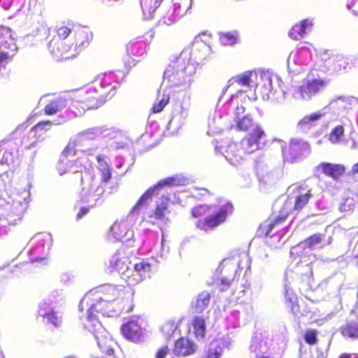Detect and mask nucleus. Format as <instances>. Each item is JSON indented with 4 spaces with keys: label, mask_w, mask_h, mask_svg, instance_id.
Instances as JSON below:
<instances>
[{
    "label": "nucleus",
    "mask_w": 358,
    "mask_h": 358,
    "mask_svg": "<svg viewBox=\"0 0 358 358\" xmlns=\"http://www.w3.org/2000/svg\"><path fill=\"white\" fill-rule=\"evenodd\" d=\"M289 216V212L287 210H282L280 213L275 216L271 222L263 229L262 233L266 236H269L272 230L279 228L281 227L285 222L287 220Z\"/></svg>",
    "instance_id": "aec40b11"
},
{
    "label": "nucleus",
    "mask_w": 358,
    "mask_h": 358,
    "mask_svg": "<svg viewBox=\"0 0 358 358\" xmlns=\"http://www.w3.org/2000/svg\"><path fill=\"white\" fill-rule=\"evenodd\" d=\"M252 343L250 345V348L251 350L255 352V351H256V350L257 348V345H259V343L258 337L257 336H253L252 338Z\"/></svg>",
    "instance_id": "37998d69"
},
{
    "label": "nucleus",
    "mask_w": 358,
    "mask_h": 358,
    "mask_svg": "<svg viewBox=\"0 0 358 358\" xmlns=\"http://www.w3.org/2000/svg\"><path fill=\"white\" fill-rule=\"evenodd\" d=\"M83 177L81 176V178H80L81 183H83Z\"/></svg>",
    "instance_id": "8fccbe9b"
},
{
    "label": "nucleus",
    "mask_w": 358,
    "mask_h": 358,
    "mask_svg": "<svg viewBox=\"0 0 358 358\" xmlns=\"http://www.w3.org/2000/svg\"><path fill=\"white\" fill-rule=\"evenodd\" d=\"M89 211H90V208H88V207L81 208L76 215V219L78 220L81 219L83 217L89 213Z\"/></svg>",
    "instance_id": "a19ab883"
},
{
    "label": "nucleus",
    "mask_w": 358,
    "mask_h": 358,
    "mask_svg": "<svg viewBox=\"0 0 358 358\" xmlns=\"http://www.w3.org/2000/svg\"><path fill=\"white\" fill-rule=\"evenodd\" d=\"M188 0L181 3V0H173V7L168 9L159 22L166 25H171L178 22L187 13L189 6Z\"/></svg>",
    "instance_id": "39448f33"
},
{
    "label": "nucleus",
    "mask_w": 358,
    "mask_h": 358,
    "mask_svg": "<svg viewBox=\"0 0 358 358\" xmlns=\"http://www.w3.org/2000/svg\"><path fill=\"white\" fill-rule=\"evenodd\" d=\"M320 167L323 173L333 179H338L345 172V169L344 166L337 164H331L323 162L320 164Z\"/></svg>",
    "instance_id": "a211bd4d"
},
{
    "label": "nucleus",
    "mask_w": 358,
    "mask_h": 358,
    "mask_svg": "<svg viewBox=\"0 0 358 358\" xmlns=\"http://www.w3.org/2000/svg\"><path fill=\"white\" fill-rule=\"evenodd\" d=\"M210 299V294L203 292L199 294L194 305H192L193 312L199 314L202 313L208 306Z\"/></svg>",
    "instance_id": "4be33fe9"
},
{
    "label": "nucleus",
    "mask_w": 358,
    "mask_h": 358,
    "mask_svg": "<svg viewBox=\"0 0 358 358\" xmlns=\"http://www.w3.org/2000/svg\"><path fill=\"white\" fill-rule=\"evenodd\" d=\"M181 179L178 176L168 177L162 180H160L157 185L147 189L137 201L135 208H139L145 204L148 200L151 199L155 194V191L164 186H173L180 185Z\"/></svg>",
    "instance_id": "9d476101"
},
{
    "label": "nucleus",
    "mask_w": 358,
    "mask_h": 358,
    "mask_svg": "<svg viewBox=\"0 0 358 358\" xmlns=\"http://www.w3.org/2000/svg\"><path fill=\"white\" fill-rule=\"evenodd\" d=\"M96 159L98 163L99 164V165L101 167H103L104 166V162H106V161H105V156L99 155L96 156Z\"/></svg>",
    "instance_id": "a18cd8bd"
},
{
    "label": "nucleus",
    "mask_w": 358,
    "mask_h": 358,
    "mask_svg": "<svg viewBox=\"0 0 358 358\" xmlns=\"http://www.w3.org/2000/svg\"><path fill=\"white\" fill-rule=\"evenodd\" d=\"M208 317H198L196 316L192 322V326L194 329V334L196 338H203L206 334V320L208 319Z\"/></svg>",
    "instance_id": "412c9836"
},
{
    "label": "nucleus",
    "mask_w": 358,
    "mask_h": 358,
    "mask_svg": "<svg viewBox=\"0 0 358 358\" xmlns=\"http://www.w3.org/2000/svg\"><path fill=\"white\" fill-rule=\"evenodd\" d=\"M151 223L155 224V221H151Z\"/></svg>",
    "instance_id": "3c124183"
},
{
    "label": "nucleus",
    "mask_w": 358,
    "mask_h": 358,
    "mask_svg": "<svg viewBox=\"0 0 358 358\" xmlns=\"http://www.w3.org/2000/svg\"><path fill=\"white\" fill-rule=\"evenodd\" d=\"M222 352V348L220 346L215 348H209L205 352L202 358H221Z\"/></svg>",
    "instance_id": "473e14b6"
},
{
    "label": "nucleus",
    "mask_w": 358,
    "mask_h": 358,
    "mask_svg": "<svg viewBox=\"0 0 358 358\" xmlns=\"http://www.w3.org/2000/svg\"><path fill=\"white\" fill-rule=\"evenodd\" d=\"M169 94H164L159 101H157L153 104L151 108V113H158L162 112L165 106L169 103Z\"/></svg>",
    "instance_id": "bb28decb"
},
{
    "label": "nucleus",
    "mask_w": 358,
    "mask_h": 358,
    "mask_svg": "<svg viewBox=\"0 0 358 358\" xmlns=\"http://www.w3.org/2000/svg\"><path fill=\"white\" fill-rule=\"evenodd\" d=\"M322 239V236L320 234H316L308 237L303 243L305 246H313L315 245L320 244Z\"/></svg>",
    "instance_id": "72a5a7b5"
},
{
    "label": "nucleus",
    "mask_w": 358,
    "mask_h": 358,
    "mask_svg": "<svg viewBox=\"0 0 358 358\" xmlns=\"http://www.w3.org/2000/svg\"><path fill=\"white\" fill-rule=\"evenodd\" d=\"M110 233L114 238L121 241L129 239V238H126L128 234L133 236L132 231L129 229V225L124 220L114 222L110 227Z\"/></svg>",
    "instance_id": "2eb2a0df"
},
{
    "label": "nucleus",
    "mask_w": 358,
    "mask_h": 358,
    "mask_svg": "<svg viewBox=\"0 0 358 358\" xmlns=\"http://www.w3.org/2000/svg\"><path fill=\"white\" fill-rule=\"evenodd\" d=\"M352 172L353 173H358V162L353 165Z\"/></svg>",
    "instance_id": "49530a36"
},
{
    "label": "nucleus",
    "mask_w": 358,
    "mask_h": 358,
    "mask_svg": "<svg viewBox=\"0 0 358 358\" xmlns=\"http://www.w3.org/2000/svg\"><path fill=\"white\" fill-rule=\"evenodd\" d=\"M317 331L315 329H308L305 331L303 339L307 344L314 345L317 343Z\"/></svg>",
    "instance_id": "c85d7f7f"
},
{
    "label": "nucleus",
    "mask_w": 358,
    "mask_h": 358,
    "mask_svg": "<svg viewBox=\"0 0 358 358\" xmlns=\"http://www.w3.org/2000/svg\"><path fill=\"white\" fill-rule=\"evenodd\" d=\"M236 119V124L235 129L238 131L246 132L248 131L253 125L254 120L250 115H244L241 117L237 115Z\"/></svg>",
    "instance_id": "5701e85b"
},
{
    "label": "nucleus",
    "mask_w": 358,
    "mask_h": 358,
    "mask_svg": "<svg viewBox=\"0 0 358 358\" xmlns=\"http://www.w3.org/2000/svg\"><path fill=\"white\" fill-rule=\"evenodd\" d=\"M235 152V147H230L229 150L227 151V158L228 161L230 162V163H231L232 164H238L243 159L242 156L236 155Z\"/></svg>",
    "instance_id": "7c9ffc66"
},
{
    "label": "nucleus",
    "mask_w": 358,
    "mask_h": 358,
    "mask_svg": "<svg viewBox=\"0 0 358 358\" xmlns=\"http://www.w3.org/2000/svg\"><path fill=\"white\" fill-rule=\"evenodd\" d=\"M169 201L170 199L168 196H162L160 202L156 203L154 210L150 215V217L154 219L156 222H166L169 221L167 215L170 213L169 210Z\"/></svg>",
    "instance_id": "ddd939ff"
},
{
    "label": "nucleus",
    "mask_w": 358,
    "mask_h": 358,
    "mask_svg": "<svg viewBox=\"0 0 358 358\" xmlns=\"http://www.w3.org/2000/svg\"><path fill=\"white\" fill-rule=\"evenodd\" d=\"M232 208L231 205L224 206L217 211L208 215L207 217L200 218L207 213L210 207L208 206L199 205L192 208V215L193 217L199 218L196 222V227L201 230L207 231L213 229L223 224L226 221L227 215L231 213Z\"/></svg>",
    "instance_id": "f03ea898"
},
{
    "label": "nucleus",
    "mask_w": 358,
    "mask_h": 358,
    "mask_svg": "<svg viewBox=\"0 0 358 358\" xmlns=\"http://www.w3.org/2000/svg\"><path fill=\"white\" fill-rule=\"evenodd\" d=\"M304 268H305V272H303V273H299L300 276L301 277H304V276L310 277V276H312L313 272H312L311 267L308 264H307V265H306L304 266Z\"/></svg>",
    "instance_id": "79ce46f5"
},
{
    "label": "nucleus",
    "mask_w": 358,
    "mask_h": 358,
    "mask_svg": "<svg viewBox=\"0 0 358 358\" xmlns=\"http://www.w3.org/2000/svg\"><path fill=\"white\" fill-rule=\"evenodd\" d=\"M344 134V127L342 125L335 127L329 134L328 140L333 144L338 143Z\"/></svg>",
    "instance_id": "a878e982"
},
{
    "label": "nucleus",
    "mask_w": 358,
    "mask_h": 358,
    "mask_svg": "<svg viewBox=\"0 0 358 358\" xmlns=\"http://www.w3.org/2000/svg\"><path fill=\"white\" fill-rule=\"evenodd\" d=\"M323 115H324V114L319 113V112L313 113L309 115H306V116L303 117L300 120L299 124H301V125L312 124L313 122L319 120Z\"/></svg>",
    "instance_id": "cd10ccee"
},
{
    "label": "nucleus",
    "mask_w": 358,
    "mask_h": 358,
    "mask_svg": "<svg viewBox=\"0 0 358 358\" xmlns=\"http://www.w3.org/2000/svg\"><path fill=\"white\" fill-rule=\"evenodd\" d=\"M196 351V344L186 337L178 338L173 348V352L178 357H187L194 354Z\"/></svg>",
    "instance_id": "f8f14e48"
},
{
    "label": "nucleus",
    "mask_w": 358,
    "mask_h": 358,
    "mask_svg": "<svg viewBox=\"0 0 358 358\" xmlns=\"http://www.w3.org/2000/svg\"><path fill=\"white\" fill-rule=\"evenodd\" d=\"M338 331L344 338L357 340L358 323L354 321L347 322L339 327Z\"/></svg>",
    "instance_id": "6ab92c4d"
},
{
    "label": "nucleus",
    "mask_w": 358,
    "mask_h": 358,
    "mask_svg": "<svg viewBox=\"0 0 358 358\" xmlns=\"http://www.w3.org/2000/svg\"><path fill=\"white\" fill-rule=\"evenodd\" d=\"M67 104L70 105L69 93L63 96H59L50 101L44 107V113L47 115L56 114L57 112L64 108Z\"/></svg>",
    "instance_id": "dca6fc26"
},
{
    "label": "nucleus",
    "mask_w": 358,
    "mask_h": 358,
    "mask_svg": "<svg viewBox=\"0 0 358 358\" xmlns=\"http://www.w3.org/2000/svg\"><path fill=\"white\" fill-rule=\"evenodd\" d=\"M13 162V155L10 152H5L2 159H1V164H8Z\"/></svg>",
    "instance_id": "e433bc0d"
},
{
    "label": "nucleus",
    "mask_w": 358,
    "mask_h": 358,
    "mask_svg": "<svg viewBox=\"0 0 358 358\" xmlns=\"http://www.w3.org/2000/svg\"><path fill=\"white\" fill-rule=\"evenodd\" d=\"M0 35H1V36H3V35H8V36L11 37L10 29L1 26L0 27Z\"/></svg>",
    "instance_id": "c03bdc74"
},
{
    "label": "nucleus",
    "mask_w": 358,
    "mask_h": 358,
    "mask_svg": "<svg viewBox=\"0 0 358 358\" xmlns=\"http://www.w3.org/2000/svg\"><path fill=\"white\" fill-rule=\"evenodd\" d=\"M294 192L295 196L292 210L294 212L300 213L313 199L314 194L312 189L304 184L296 186Z\"/></svg>",
    "instance_id": "0eeeda50"
},
{
    "label": "nucleus",
    "mask_w": 358,
    "mask_h": 358,
    "mask_svg": "<svg viewBox=\"0 0 358 358\" xmlns=\"http://www.w3.org/2000/svg\"><path fill=\"white\" fill-rule=\"evenodd\" d=\"M169 352V349L168 346H164L157 351L156 358H165Z\"/></svg>",
    "instance_id": "58836bf2"
},
{
    "label": "nucleus",
    "mask_w": 358,
    "mask_h": 358,
    "mask_svg": "<svg viewBox=\"0 0 358 358\" xmlns=\"http://www.w3.org/2000/svg\"><path fill=\"white\" fill-rule=\"evenodd\" d=\"M258 74L254 71H248L241 74H238L231 78L228 81V87L234 85L254 88L257 91L258 88Z\"/></svg>",
    "instance_id": "9b49d317"
},
{
    "label": "nucleus",
    "mask_w": 358,
    "mask_h": 358,
    "mask_svg": "<svg viewBox=\"0 0 358 358\" xmlns=\"http://www.w3.org/2000/svg\"><path fill=\"white\" fill-rule=\"evenodd\" d=\"M162 244H164L163 241H164V237L162 238Z\"/></svg>",
    "instance_id": "603ef678"
},
{
    "label": "nucleus",
    "mask_w": 358,
    "mask_h": 358,
    "mask_svg": "<svg viewBox=\"0 0 358 358\" xmlns=\"http://www.w3.org/2000/svg\"><path fill=\"white\" fill-rule=\"evenodd\" d=\"M243 109L244 108L242 106H241V107L237 106L236 108V113L237 114L238 113V111H240V110L243 111Z\"/></svg>",
    "instance_id": "09e8293b"
},
{
    "label": "nucleus",
    "mask_w": 358,
    "mask_h": 358,
    "mask_svg": "<svg viewBox=\"0 0 358 358\" xmlns=\"http://www.w3.org/2000/svg\"><path fill=\"white\" fill-rule=\"evenodd\" d=\"M238 38L237 31L224 32L220 34V43L224 45H233L237 43Z\"/></svg>",
    "instance_id": "393cba45"
},
{
    "label": "nucleus",
    "mask_w": 358,
    "mask_h": 358,
    "mask_svg": "<svg viewBox=\"0 0 358 358\" xmlns=\"http://www.w3.org/2000/svg\"><path fill=\"white\" fill-rule=\"evenodd\" d=\"M122 334L127 340L132 341H140L142 336V331L140 325L136 321L131 320L121 327Z\"/></svg>",
    "instance_id": "4468645a"
},
{
    "label": "nucleus",
    "mask_w": 358,
    "mask_h": 358,
    "mask_svg": "<svg viewBox=\"0 0 358 358\" xmlns=\"http://www.w3.org/2000/svg\"><path fill=\"white\" fill-rule=\"evenodd\" d=\"M307 144L299 140H292L282 148V158L287 163H295L303 155Z\"/></svg>",
    "instance_id": "423d86ee"
},
{
    "label": "nucleus",
    "mask_w": 358,
    "mask_h": 358,
    "mask_svg": "<svg viewBox=\"0 0 358 358\" xmlns=\"http://www.w3.org/2000/svg\"><path fill=\"white\" fill-rule=\"evenodd\" d=\"M327 85V82L322 79L313 78L308 80L302 83L298 89L301 99L310 100L313 96L322 91Z\"/></svg>",
    "instance_id": "6e6552de"
},
{
    "label": "nucleus",
    "mask_w": 358,
    "mask_h": 358,
    "mask_svg": "<svg viewBox=\"0 0 358 358\" xmlns=\"http://www.w3.org/2000/svg\"><path fill=\"white\" fill-rule=\"evenodd\" d=\"M73 24L69 23L67 25H62L56 29V34L48 43V48L50 53L57 61H61L62 52L68 45L64 41L70 35Z\"/></svg>",
    "instance_id": "20e7f679"
},
{
    "label": "nucleus",
    "mask_w": 358,
    "mask_h": 358,
    "mask_svg": "<svg viewBox=\"0 0 358 358\" xmlns=\"http://www.w3.org/2000/svg\"><path fill=\"white\" fill-rule=\"evenodd\" d=\"M338 358H352L350 354L348 353H343L341 354Z\"/></svg>",
    "instance_id": "de8ad7c7"
},
{
    "label": "nucleus",
    "mask_w": 358,
    "mask_h": 358,
    "mask_svg": "<svg viewBox=\"0 0 358 358\" xmlns=\"http://www.w3.org/2000/svg\"><path fill=\"white\" fill-rule=\"evenodd\" d=\"M134 270L140 274L150 271L151 265L148 262H141L134 264Z\"/></svg>",
    "instance_id": "c9c22d12"
},
{
    "label": "nucleus",
    "mask_w": 358,
    "mask_h": 358,
    "mask_svg": "<svg viewBox=\"0 0 358 358\" xmlns=\"http://www.w3.org/2000/svg\"><path fill=\"white\" fill-rule=\"evenodd\" d=\"M313 24L308 19L295 24L289 31V36L294 40H299L304 36L306 30L312 27Z\"/></svg>",
    "instance_id": "f3484780"
},
{
    "label": "nucleus",
    "mask_w": 358,
    "mask_h": 358,
    "mask_svg": "<svg viewBox=\"0 0 358 358\" xmlns=\"http://www.w3.org/2000/svg\"><path fill=\"white\" fill-rule=\"evenodd\" d=\"M95 304H91L87 310V318L90 320H92L95 317V315L94 314V313L98 312V310L95 309Z\"/></svg>",
    "instance_id": "ea45409f"
},
{
    "label": "nucleus",
    "mask_w": 358,
    "mask_h": 358,
    "mask_svg": "<svg viewBox=\"0 0 358 358\" xmlns=\"http://www.w3.org/2000/svg\"><path fill=\"white\" fill-rule=\"evenodd\" d=\"M99 170L101 175L102 182L104 183L109 182L112 178L110 166L106 162H104V166L101 167Z\"/></svg>",
    "instance_id": "2f4dec72"
},
{
    "label": "nucleus",
    "mask_w": 358,
    "mask_h": 358,
    "mask_svg": "<svg viewBox=\"0 0 358 358\" xmlns=\"http://www.w3.org/2000/svg\"><path fill=\"white\" fill-rule=\"evenodd\" d=\"M53 124V122L50 120L41 121L35 124L31 129V131H36L37 130L48 131Z\"/></svg>",
    "instance_id": "f704fd0d"
},
{
    "label": "nucleus",
    "mask_w": 358,
    "mask_h": 358,
    "mask_svg": "<svg viewBox=\"0 0 358 358\" xmlns=\"http://www.w3.org/2000/svg\"><path fill=\"white\" fill-rule=\"evenodd\" d=\"M11 59V57L6 52L0 53V68L5 66L8 60Z\"/></svg>",
    "instance_id": "4c0bfd02"
},
{
    "label": "nucleus",
    "mask_w": 358,
    "mask_h": 358,
    "mask_svg": "<svg viewBox=\"0 0 358 358\" xmlns=\"http://www.w3.org/2000/svg\"><path fill=\"white\" fill-rule=\"evenodd\" d=\"M92 40V33L85 29H80L74 33V41L68 44L63 50L61 61L69 59L78 55L83 50L89 46Z\"/></svg>",
    "instance_id": "7ed1b4c3"
},
{
    "label": "nucleus",
    "mask_w": 358,
    "mask_h": 358,
    "mask_svg": "<svg viewBox=\"0 0 358 358\" xmlns=\"http://www.w3.org/2000/svg\"><path fill=\"white\" fill-rule=\"evenodd\" d=\"M43 317L47 319V322L53 324L55 327H58L61 324V319L57 316V313L54 310H50L44 315Z\"/></svg>",
    "instance_id": "c756f323"
},
{
    "label": "nucleus",
    "mask_w": 358,
    "mask_h": 358,
    "mask_svg": "<svg viewBox=\"0 0 358 358\" xmlns=\"http://www.w3.org/2000/svg\"><path fill=\"white\" fill-rule=\"evenodd\" d=\"M163 0H141V6L144 15L151 16Z\"/></svg>",
    "instance_id": "b1692460"
},
{
    "label": "nucleus",
    "mask_w": 358,
    "mask_h": 358,
    "mask_svg": "<svg viewBox=\"0 0 358 358\" xmlns=\"http://www.w3.org/2000/svg\"><path fill=\"white\" fill-rule=\"evenodd\" d=\"M266 136L264 131L259 126H255L252 131L245 136L241 141L242 149L245 153H252L259 148L261 139Z\"/></svg>",
    "instance_id": "1a4fd4ad"
},
{
    "label": "nucleus",
    "mask_w": 358,
    "mask_h": 358,
    "mask_svg": "<svg viewBox=\"0 0 358 358\" xmlns=\"http://www.w3.org/2000/svg\"><path fill=\"white\" fill-rule=\"evenodd\" d=\"M113 80V73H104L98 87L90 86L70 92V113L78 117L83 115L88 110L96 109L103 105L115 94L117 86L112 85Z\"/></svg>",
    "instance_id": "f257e3e1"
}]
</instances>
